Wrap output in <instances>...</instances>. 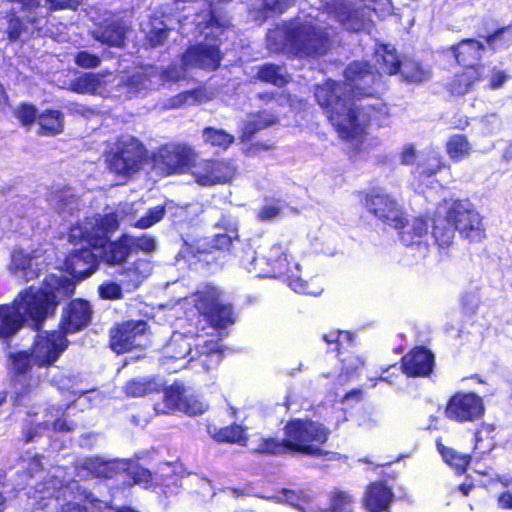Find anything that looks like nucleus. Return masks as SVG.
Here are the masks:
<instances>
[{"label":"nucleus","instance_id":"obj_1","mask_svg":"<svg viewBox=\"0 0 512 512\" xmlns=\"http://www.w3.org/2000/svg\"><path fill=\"white\" fill-rule=\"evenodd\" d=\"M375 59L379 70L377 73L367 63L355 62L345 71L347 83L341 85L327 81L316 88L317 102L325 109L339 136L345 140L360 142L373 116L372 109L359 108L350 103L346 93L351 92L354 96L372 95V87L379 73L393 75L401 68L395 48L390 45H380L375 50Z\"/></svg>","mask_w":512,"mask_h":512},{"label":"nucleus","instance_id":"obj_2","mask_svg":"<svg viewBox=\"0 0 512 512\" xmlns=\"http://www.w3.org/2000/svg\"><path fill=\"white\" fill-rule=\"evenodd\" d=\"M74 290L75 283L70 279L62 275H50L42 288L29 287L22 291L12 305H0V336L14 334L28 319L37 326Z\"/></svg>","mask_w":512,"mask_h":512},{"label":"nucleus","instance_id":"obj_3","mask_svg":"<svg viewBox=\"0 0 512 512\" xmlns=\"http://www.w3.org/2000/svg\"><path fill=\"white\" fill-rule=\"evenodd\" d=\"M67 347L65 335L61 331L42 332L35 336L31 348L11 356L13 379L12 399L21 401L29 398L40 386L41 374L32 373V366L50 367L58 360Z\"/></svg>","mask_w":512,"mask_h":512},{"label":"nucleus","instance_id":"obj_4","mask_svg":"<svg viewBox=\"0 0 512 512\" xmlns=\"http://www.w3.org/2000/svg\"><path fill=\"white\" fill-rule=\"evenodd\" d=\"M308 15L304 20H297L288 26L278 27L267 34L271 49L290 48L296 54L318 56L328 49V32L322 26L320 15Z\"/></svg>","mask_w":512,"mask_h":512},{"label":"nucleus","instance_id":"obj_5","mask_svg":"<svg viewBox=\"0 0 512 512\" xmlns=\"http://www.w3.org/2000/svg\"><path fill=\"white\" fill-rule=\"evenodd\" d=\"M118 222V215L113 213L95 216L72 227L69 232V240L74 244L85 241L88 246L99 251L107 263L122 264L132 253L130 244L128 241H124V235L118 241L106 246L108 234L117 229Z\"/></svg>","mask_w":512,"mask_h":512},{"label":"nucleus","instance_id":"obj_6","mask_svg":"<svg viewBox=\"0 0 512 512\" xmlns=\"http://www.w3.org/2000/svg\"><path fill=\"white\" fill-rule=\"evenodd\" d=\"M196 356L205 370L217 366L221 361L220 345L205 335H186L173 333L169 343L164 348V365L166 369L176 372L193 362Z\"/></svg>","mask_w":512,"mask_h":512},{"label":"nucleus","instance_id":"obj_7","mask_svg":"<svg viewBox=\"0 0 512 512\" xmlns=\"http://www.w3.org/2000/svg\"><path fill=\"white\" fill-rule=\"evenodd\" d=\"M243 265L249 272H254L258 276H286L288 285L297 293L316 296L322 292V288L316 285L314 280L304 282L298 276L299 265H290L280 245H272L260 258L251 256L250 261L243 260Z\"/></svg>","mask_w":512,"mask_h":512},{"label":"nucleus","instance_id":"obj_8","mask_svg":"<svg viewBox=\"0 0 512 512\" xmlns=\"http://www.w3.org/2000/svg\"><path fill=\"white\" fill-rule=\"evenodd\" d=\"M221 61L217 45L201 43L189 48L182 57L181 67L171 66L165 70L157 69V89L166 82H175L185 78V71L188 68H202L208 70L216 69Z\"/></svg>","mask_w":512,"mask_h":512},{"label":"nucleus","instance_id":"obj_9","mask_svg":"<svg viewBox=\"0 0 512 512\" xmlns=\"http://www.w3.org/2000/svg\"><path fill=\"white\" fill-rule=\"evenodd\" d=\"M145 146L131 135H122L107 155L109 169L119 175L137 173L146 158Z\"/></svg>","mask_w":512,"mask_h":512},{"label":"nucleus","instance_id":"obj_10","mask_svg":"<svg viewBox=\"0 0 512 512\" xmlns=\"http://www.w3.org/2000/svg\"><path fill=\"white\" fill-rule=\"evenodd\" d=\"M446 215L460 235L469 242L478 243L485 238L482 217L469 201L458 200L447 204Z\"/></svg>","mask_w":512,"mask_h":512},{"label":"nucleus","instance_id":"obj_11","mask_svg":"<svg viewBox=\"0 0 512 512\" xmlns=\"http://www.w3.org/2000/svg\"><path fill=\"white\" fill-rule=\"evenodd\" d=\"M196 159L195 151L186 144L169 143L159 148L155 164L164 173L181 174L192 170Z\"/></svg>","mask_w":512,"mask_h":512},{"label":"nucleus","instance_id":"obj_12","mask_svg":"<svg viewBox=\"0 0 512 512\" xmlns=\"http://www.w3.org/2000/svg\"><path fill=\"white\" fill-rule=\"evenodd\" d=\"M39 0H16L13 14L9 19L7 28L11 40H17L22 36L33 35L40 29L41 18L35 10L39 7Z\"/></svg>","mask_w":512,"mask_h":512},{"label":"nucleus","instance_id":"obj_13","mask_svg":"<svg viewBox=\"0 0 512 512\" xmlns=\"http://www.w3.org/2000/svg\"><path fill=\"white\" fill-rule=\"evenodd\" d=\"M285 434V448H311L303 444L312 441L322 444L326 441L329 431L320 423L296 419L285 426Z\"/></svg>","mask_w":512,"mask_h":512},{"label":"nucleus","instance_id":"obj_14","mask_svg":"<svg viewBox=\"0 0 512 512\" xmlns=\"http://www.w3.org/2000/svg\"><path fill=\"white\" fill-rule=\"evenodd\" d=\"M236 166L226 160H201L192 166L191 174L201 186L230 182L236 175Z\"/></svg>","mask_w":512,"mask_h":512},{"label":"nucleus","instance_id":"obj_15","mask_svg":"<svg viewBox=\"0 0 512 512\" xmlns=\"http://www.w3.org/2000/svg\"><path fill=\"white\" fill-rule=\"evenodd\" d=\"M484 413L482 399L474 393H458L447 403L445 414L449 419L466 422L479 419Z\"/></svg>","mask_w":512,"mask_h":512},{"label":"nucleus","instance_id":"obj_16","mask_svg":"<svg viewBox=\"0 0 512 512\" xmlns=\"http://www.w3.org/2000/svg\"><path fill=\"white\" fill-rule=\"evenodd\" d=\"M147 331L143 320L126 321L111 331V348L118 354L129 352L140 345V340Z\"/></svg>","mask_w":512,"mask_h":512},{"label":"nucleus","instance_id":"obj_17","mask_svg":"<svg viewBox=\"0 0 512 512\" xmlns=\"http://www.w3.org/2000/svg\"><path fill=\"white\" fill-rule=\"evenodd\" d=\"M121 219L126 220L131 226L139 229L152 227L163 219L166 213V205H157L146 209L143 201L125 204L121 209Z\"/></svg>","mask_w":512,"mask_h":512},{"label":"nucleus","instance_id":"obj_18","mask_svg":"<svg viewBox=\"0 0 512 512\" xmlns=\"http://www.w3.org/2000/svg\"><path fill=\"white\" fill-rule=\"evenodd\" d=\"M325 9L327 14H333L339 22L352 31L368 29L370 27L371 11H376V8L369 6L361 10L351 11L349 5L343 0H338L334 4L327 3Z\"/></svg>","mask_w":512,"mask_h":512},{"label":"nucleus","instance_id":"obj_19","mask_svg":"<svg viewBox=\"0 0 512 512\" xmlns=\"http://www.w3.org/2000/svg\"><path fill=\"white\" fill-rule=\"evenodd\" d=\"M365 205L377 218L398 227L402 223V211L396 200L381 191H373L366 196Z\"/></svg>","mask_w":512,"mask_h":512},{"label":"nucleus","instance_id":"obj_20","mask_svg":"<svg viewBox=\"0 0 512 512\" xmlns=\"http://www.w3.org/2000/svg\"><path fill=\"white\" fill-rule=\"evenodd\" d=\"M393 499L391 487L383 480H375L366 485L361 503L367 512H386Z\"/></svg>","mask_w":512,"mask_h":512},{"label":"nucleus","instance_id":"obj_21","mask_svg":"<svg viewBox=\"0 0 512 512\" xmlns=\"http://www.w3.org/2000/svg\"><path fill=\"white\" fill-rule=\"evenodd\" d=\"M98 254L82 247L73 251L65 260V270L77 280L90 276L97 268Z\"/></svg>","mask_w":512,"mask_h":512},{"label":"nucleus","instance_id":"obj_22","mask_svg":"<svg viewBox=\"0 0 512 512\" xmlns=\"http://www.w3.org/2000/svg\"><path fill=\"white\" fill-rule=\"evenodd\" d=\"M215 230L210 238L205 239L204 243L200 244L204 250L229 249L235 241L239 240L237 224L229 217L221 218L215 225Z\"/></svg>","mask_w":512,"mask_h":512},{"label":"nucleus","instance_id":"obj_23","mask_svg":"<svg viewBox=\"0 0 512 512\" xmlns=\"http://www.w3.org/2000/svg\"><path fill=\"white\" fill-rule=\"evenodd\" d=\"M10 267L16 276L28 282L39 276L40 271L44 268V260L41 259V255L37 251L31 254L20 250L12 254Z\"/></svg>","mask_w":512,"mask_h":512},{"label":"nucleus","instance_id":"obj_24","mask_svg":"<svg viewBox=\"0 0 512 512\" xmlns=\"http://www.w3.org/2000/svg\"><path fill=\"white\" fill-rule=\"evenodd\" d=\"M91 315V307L87 301L81 299L71 301L61 322V332L65 335L82 329L90 322Z\"/></svg>","mask_w":512,"mask_h":512},{"label":"nucleus","instance_id":"obj_25","mask_svg":"<svg viewBox=\"0 0 512 512\" xmlns=\"http://www.w3.org/2000/svg\"><path fill=\"white\" fill-rule=\"evenodd\" d=\"M157 68L150 66L134 72L124 84L128 97H143L149 91L157 89L155 81Z\"/></svg>","mask_w":512,"mask_h":512},{"label":"nucleus","instance_id":"obj_26","mask_svg":"<svg viewBox=\"0 0 512 512\" xmlns=\"http://www.w3.org/2000/svg\"><path fill=\"white\" fill-rule=\"evenodd\" d=\"M433 355L424 348H416L403 357V371L408 376H426L433 368Z\"/></svg>","mask_w":512,"mask_h":512},{"label":"nucleus","instance_id":"obj_27","mask_svg":"<svg viewBox=\"0 0 512 512\" xmlns=\"http://www.w3.org/2000/svg\"><path fill=\"white\" fill-rule=\"evenodd\" d=\"M395 228L400 230V239L406 246L416 245L424 250L427 249L426 245H423L428 233L427 223L424 219L413 218L406 220L402 216V223Z\"/></svg>","mask_w":512,"mask_h":512},{"label":"nucleus","instance_id":"obj_28","mask_svg":"<svg viewBox=\"0 0 512 512\" xmlns=\"http://www.w3.org/2000/svg\"><path fill=\"white\" fill-rule=\"evenodd\" d=\"M77 471L86 478H114L118 470L114 460H103L98 457H88L77 465Z\"/></svg>","mask_w":512,"mask_h":512},{"label":"nucleus","instance_id":"obj_29","mask_svg":"<svg viewBox=\"0 0 512 512\" xmlns=\"http://www.w3.org/2000/svg\"><path fill=\"white\" fill-rule=\"evenodd\" d=\"M91 35L102 44L121 47L125 42L126 25L121 20H115L105 26L94 29Z\"/></svg>","mask_w":512,"mask_h":512},{"label":"nucleus","instance_id":"obj_30","mask_svg":"<svg viewBox=\"0 0 512 512\" xmlns=\"http://www.w3.org/2000/svg\"><path fill=\"white\" fill-rule=\"evenodd\" d=\"M485 74V67H466L460 74H456L448 84V90L454 95H464L468 93L474 84L480 81Z\"/></svg>","mask_w":512,"mask_h":512},{"label":"nucleus","instance_id":"obj_31","mask_svg":"<svg viewBox=\"0 0 512 512\" xmlns=\"http://www.w3.org/2000/svg\"><path fill=\"white\" fill-rule=\"evenodd\" d=\"M455 230L453 222L446 215V206L439 208L436 212L432 230V236L436 244L440 248L449 247L453 243Z\"/></svg>","mask_w":512,"mask_h":512},{"label":"nucleus","instance_id":"obj_32","mask_svg":"<svg viewBox=\"0 0 512 512\" xmlns=\"http://www.w3.org/2000/svg\"><path fill=\"white\" fill-rule=\"evenodd\" d=\"M280 493L286 503L302 512H321L316 496L306 490L283 488Z\"/></svg>","mask_w":512,"mask_h":512},{"label":"nucleus","instance_id":"obj_33","mask_svg":"<svg viewBox=\"0 0 512 512\" xmlns=\"http://www.w3.org/2000/svg\"><path fill=\"white\" fill-rule=\"evenodd\" d=\"M457 62L466 67H478L474 63L478 61L484 51V45L474 39H465L456 46L451 47Z\"/></svg>","mask_w":512,"mask_h":512},{"label":"nucleus","instance_id":"obj_34","mask_svg":"<svg viewBox=\"0 0 512 512\" xmlns=\"http://www.w3.org/2000/svg\"><path fill=\"white\" fill-rule=\"evenodd\" d=\"M191 302L194 303L200 314L208 317L216 310L221 303L219 301V291L215 287L207 286L201 291H197L192 297Z\"/></svg>","mask_w":512,"mask_h":512},{"label":"nucleus","instance_id":"obj_35","mask_svg":"<svg viewBox=\"0 0 512 512\" xmlns=\"http://www.w3.org/2000/svg\"><path fill=\"white\" fill-rule=\"evenodd\" d=\"M37 119L42 135L54 136L63 132L64 116L60 111L46 110Z\"/></svg>","mask_w":512,"mask_h":512},{"label":"nucleus","instance_id":"obj_36","mask_svg":"<svg viewBox=\"0 0 512 512\" xmlns=\"http://www.w3.org/2000/svg\"><path fill=\"white\" fill-rule=\"evenodd\" d=\"M162 386L156 378L136 377L129 380L124 386V392L130 397H142L156 392Z\"/></svg>","mask_w":512,"mask_h":512},{"label":"nucleus","instance_id":"obj_37","mask_svg":"<svg viewBox=\"0 0 512 512\" xmlns=\"http://www.w3.org/2000/svg\"><path fill=\"white\" fill-rule=\"evenodd\" d=\"M184 387L181 384H173L165 389L162 401L156 406L160 414H168L176 410L180 411L182 405Z\"/></svg>","mask_w":512,"mask_h":512},{"label":"nucleus","instance_id":"obj_38","mask_svg":"<svg viewBox=\"0 0 512 512\" xmlns=\"http://www.w3.org/2000/svg\"><path fill=\"white\" fill-rule=\"evenodd\" d=\"M354 496L346 490L334 488L329 495L326 508L321 507V512H354Z\"/></svg>","mask_w":512,"mask_h":512},{"label":"nucleus","instance_id":"obj_39","mask_svg":"<svg viewBox=\"0 0 512 512\" xmlns=\"http://www.w3.org/2000/svg\"><path fill=\"white\" fill-rule=\"evenodd\" d=\"M208 432L210 436L218 442L236 444L240 446L246 445L247 438L245 432L239 425H232L221 429L209 427Z\"/></svg>","mask_w":512,"mask_h":512},{"label":"nucleus","instance_id":"obj_40","mask_svg":"<svg viewBox=\"0 0 512 512\" xmlns=\"http://www.w3.org/2000/svg\"><path fill=\"white\" fill-rule=\"evenodd\" d=\"M445 150L452 161L459 162L470 155L472 146L465 135L454 134L447 140Z\"/></svg>","mask_w":512,"mask_h":512},{"label":"nucleus","instance_id":"obj_41","mask_svg":"<svg viewBox=\"0 0 512 512\" xmlns=\"http://www.w3.org/2000/svg\"><path fill=\"white\" fill-rule=\"evenodd\" d=\"M444 462L455 472L461 476L467 471L472 461L469 453H462L460 450H439Z\"/></svg>","mask_w":512,"mask_h":512},{"label":"nucleus","instance_id":"obj_42","mask_svg":"<svg viewBox=\"0 0 512 512\" xmlns=\"http://www.w3.org/2000/svg\"><path fill=\"white\" fill-rule=\"evenodd\" d=\"M442 167L443 163L441 156L434 151H430L426 154L420 155L415 175L417 177H431L437 174Z\"/></svg>","mask_w":512,"mask_h":512},{"label":"nucleus","instance_id":"obj_43","mask_svg":"<svg viewBox=\"0 0 512 512\" xmlns=\"http://www.w3.org/2000/svg\"><path fill=\"white\" fill-rule=\"evenodd\" d=\"M103 86L101 75L85 73L70 83V89L76 93L94 94Z\"/></svg>","mask_w":512,"mask_h":512},{"label":"nucleus","instance_id":"obj_44","mask_svg":"<svg viewBox=\"0 0 512 512\" xmlns=\"http://www.w3.org/2000/svg\"><path fill=\"white\" fill-rule=\"evenodd\" d=\"M276 120V117L268 112H260L257 114L249 115L242 128L243 137L250 138L257 131L276 123Z\"/></svg>","mask_w":512,"mask_h":512},{"label":"nucleus","instance_id":"obj_45","mask_svg":"<svg viewBox=\"0 0 512 512\" xmlns=\"http://www.w3.org/2000/svg\"><path fill=\"white\" fill-rule=\"evenodd\" d=\"M202 139L204 143L223 150H226L234 142L233 135L227 133L223 129H216L213 127H206L202 131Z\"/></svg>","mask_w":512,"mask_h":512},{"label":"nucleus","instance_id":"obj_46","mask_svg":"<svg viewBox=\"0 0 512 512\" xmlns=\"http://www.w3.org/2000/svg\"><path fill=\"white\" fill-rule=\"evenodd\" d=\"M151 265L148 261L140 260L125 270L127 286L137 288L141 282L150 274Z\"/></svg>","mask_w":512,"mask_h":512},{"label":"nucleus","instance_id":"obj_47","mask_svg":"<svg viewBox=\"0 0 512 512\" xmlns=\"http://www.w3.org/2000/svg\"><path fill=\"white\" fill-rule=\"evenodd\" d=\"M210 99L206 95L205 90L195 89L193 91H187L176 95L169 101L170 108H179L185 105H195L206 102Z\"/></svg>","mask_w":512,"mask_h":512},{"label":"nucleus","instance_id":"obj_48","mask_svg":"<svg viewBox=\"0 0 512 512\" xmlns=\"http://www.w3.org/2000/svg\"><path fill=\"white\" fill-rule=\"evenodd\" d=\"M51 204L59 214H71L78 208V199L68 192H60L53 195Z\"/></svg>","mask_w":512,"mask_h":512},{"label":"nucleus","instance_id":"obj_49","mask_svg":"<svg viewBox=\"0 0 512 512\" xmlns=\"http://www.w3.org/2000/svg\"><path fill=\"white\" fill-rule=\"evenodd\" d=\"M258 78L276 86H283L287 83V77L282 73V69L270 64L264 65L259 69Z\"/></svg>","mask_w":512,"mask_h":512},{"label":"nucleus","instance_id":"obj_50","mask_svg":"<svg viewBox=\"0 0 512 512\" xmlns=\"http://www.w3.org/2000/svg\"><path fill=\"white\" fill-rule=\"evenodd\" d=\"M213 327L225 328L233 323V313L230 305L220 304L207 319Z\"/></svg>","mask_w":512,"mask_h":512},{"label":"nucleus","instance_id":"obj_51","mask_svg":"<svg viewBox=\"0 0 512 512\" xmlns=\"http://www.w3.org/2000/svg\"><path fill=\"white\" fill-rule=\"evenodd\" d=\"M124 241H128L132 253L138 251L150 253L155 251L157 247V242L155 238L150 235H142L140 237L124 235Z\"/></svg>","mask_w":512,"mask_h":512},{"label":"nucleus","instance_id":"obj_52","mask_svg":"<svg viewBox=\"0 0 512 512\" xmlns=\"http://www.w3.org/2000/svg\"><path fill=\"white\" fill-rule=\"evenodd\" d=\"M400 71L407 80L412 82H421L429 76L428 71L424 70L418 63L413 61L403 62Z\"/></svg>","mask_w":512,"mask_h":512},{"label":"nucleus","instance_id":"obj_53","mask_svg":"<svg viewBox=\"0 0 512 512\" xmlns=\"http://www.w3.org/2000/svg\"><path fill=\"white\" fill-rule=\"evenodd\" d=\"M147 37L153 46L162 44L168 36V30L163 21L155 19L150 23V28H144Z\"/></svg>","mask_w":512,"mask_h":512},{"label":"nucleus","instance_id":"obj_54","mask_svg":"<svg viewBox=\"0 0 512 512\" xmlns=\"http://www.w3.org/2000/svg\"><path fill=\"white\" fill-rule=\"evenodd\" d=\"M207 405L197 399L194 396H186L183 394L182 405L180 406V411L188 414V415H198L202 414L206 411Z\"/></svg>","mask_w":512,"mask_h":512},{"label":"nucleus","instance_id":"obj_55","mask_svg":"<svg viewBox=\"0 0 512 512\" xmlns=\"http://www.w3.org/2000/svg\"><path fill=\"white\" fill-rule=\"evenodd\" d=\"M283 210L279 201L267 203L258 212V218L262 221H269L278 217Z\"/></svg>","mask_w":512,"mask_h":512},{"label":"nucleus","instance_id":"obj_56","mask_svg":"<svg viewBox=\"0 0 512 512\" xmlns=\"http://www.w3.org/2000/svg\"><path fill=\"white\" fill-rule=\"evenodd\" d=\"M489 45L494 49L499 47L500 42L510 43L512 42V26H507L499 29L494 34L490 35L487 39Z\"/></svg>","mask_w":512,"mask_h":512},{"label":"nucleus","instance_id":"obj_57","mask_svg":"<svg viewBox=\"0 0 512 512\" xmlns=\"http://www.w3.org/2000/svg\"><path fill=\"white\" fill-rule=\"evenodd\" d=\"M75 63L82 68H96L100 65L101 60L98 56L87 51H81L75 56Z\"/></svg>","mask_w":512,"mask_h":512},{"label":"nucleus","instance_id":"obj_58","mask_svg":"<svg viewBox=\"0 0 512 512\" xmlns=\"http://www.w3.org/2000/svg\"><path fill=\"white\" fill-rule=\"evenodd\" d=\"M15 115L23 125H30L36 119V109L32 105L22 104L16 109Z\"/></svg>","mask_w":512,"mask_h":512},{"label":"nucleus","instance_id":"obj_59","mask_svg":"<svg viewBox=\"0 0 512 512\" xmlns=\"http://www.w3.org/2000/svg\"><path fill=\"white\" fill-rule=\"evenodd\" d=\"M492 432V426L483 425L475 434V445L493 446L494 444L491 442L493 439V437L491 436Z\"/></svg>","mask_w":512,"mask_h":512},{"label":"nucleus","instance_id":"obj_60","mask_svg":"<svg viewBox=\"0 0 512 512\" xmlns=\"http://www.w3.org/2000/svg\"><path fill=\"white\" fill-rule=\"evenodd\" d=\"M99 293L106 299H118L121 297V287L114 282L104 283L99 287Z\"/></svg>","mask_w":512,"mask_h":512},{"label":"nucleus","instance_id":"obj_61","mask_svg":"<svg viewBox=\"0 0 512 512\" xmlns=\"http://www.w3.org/2000/svg\"><path fill=\"white\" fill-rule=\"evenodd\" d=\"M508 75L506 72L494 68L489 78L488 87L492 90L501 88L507 81Z\"/></svg>","mask_w":512,"mask_h":512},{"label":"nucleus","instance_id":"obj_62","mask_svg":"<svg viewBox=\"0 0 512 512\" xmlns=\"http://www.w3.org/2000/svg\"><path fill=\"white\" fill-rule=\"evenodd\" d=\"M342 363L343 370H345L347 374H351L354 370H357L361 365H363L362 360L354 355H348L342 360Z\"/></svg>","mask_w":512,"mask_h":512},{"label":"nucleus","instance_id":"obj_63","mask_svg":"<svg viewBox=\"0 0 512 512\" xmlns=\"http://www.w3.org/2000/svg\"><path fill=\"white\" fill-rule=\"evenodd\" d=\"M417 153L415 148L412 145H406L403 147L401 152V162L405 165H412L414 164L415 160L417 159Z\"/></svg>","mask_w":512,"mask_h":512},{"label":"nucleus","instance_id":"obj_64","mask_svg":"<svg viewBox=\"0 0 512 512\" xmlns=\"http://www.w3.org/2000/svg\"><path fill=\"white\" fill-rule=\"evenodd\" d=\"M58 512H93L86 505L79 502H65Z\"/></svg>","mask_w":512,"mask_h":512}]
</instances>
